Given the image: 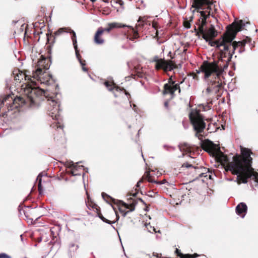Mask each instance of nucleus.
I'll use <instances>...</instances> for the list:
<instances>
[{
	"instance_id": "11",
	"label": "nucleus",
	"mask_w": 258,
	"mask_h": 258,
	"mask_svg": "<svg viewBox=\"0 0 258 258\" xmlns=\"http://www.w3.org/2000/svg\"><path fill=\"white\" fill-rule=\"evenodd\" d=\"M181 167L183 168H185L188 169H190L191 170L196 172V174L192 175L194 180L200 179L203 177H207V176L209 177V179L211 178L212 175L209 173L208 174V173L206 172L207 169L205 168H199L198 167H195L188 162L184 163L182 164Z\"/></svg>"
},
{
	"instance_id": "30",
	"label": "nucleus",
	"mask_w": 258,
	"mask_h": 258,
	"mask_svg": "<svg viewBox=\"0 0 258 258\" xmlns=\"http://www.w3.org/2000/svg\"><path fill=\"white\" fill-rule=\"evenodd\" d=\"M102 197L104 200H105L108 203H113L114 204H116L117 200L112 198L110 196L108 195L105 192H102L101 194Z\"/></svg>"
},
{
	"instance_id": "3",
	"label": "nucleus",
	"mask_w": 258,
	"mask_h": 258,
	"mask_svg": "<svg viewBox=\"0 0 258 258\" xmlns=\"http://www.w3.org/2000/svg\"><path fill=\"white\" fill-rule=\"evenodd\" d=\"M218 62L215 60L213 62L204 61L199 70H197V73H192L190 75L193 79L199 80L198 74L201 72L204 74V79L208 82V85L205 91L207 95L213 92L218 93L223 88L221 76L224 70Z\"/></svg>"
},
{
	"instance_id": "40",
	"label": "nucleus",
	"mask_w": 258,
	"mask_h": 258,
	"mask_svg": "<svg viewBox=\"0 0 258 258\" xmlns=\"http://www.w3.org/2000/svg\"><path fill=\"white\" fill-rule=\"evenodd\" d=\"M124 94H125L126 95L128 96H129V97H131V95H130V93H129L127 91H126V90H124Z\"/></svg>"
},
{
	"instance_id": "15",
	"label": "nucleus",
	"mask_w": 258,
	"mask_h": 258,
	"mask_svg": "<svg viewBox=\"0 0 258 258\" xmlns=\"http://www.w3.org/2000/svg\"><path fill=\"white\" fill-rule=\"evenodd\" d=\"M50 108L48 109L49 115L53 119H57L59 116V104L54 100H47Z\"/></svg>"
},
{
	"instance_id": "19",
	"label": "nucleus",
	"mask_w": 258,
	"mask_h": 258,
	"mask_svg": "<svg viewBox=\"0 0 258 258\" xmlns=\"http://www.w3.org/2000/svg\"><path fill=\"white\" fill-rule=\"evenodd\" d=\"M212 2L211 0H193L192 8H194L197 10L201 9L205 5L208 6L206 10H211V5Z\"/></svg>"
},
{
	"instance_id": "22",
	"label": "nucleus",
	"mask_w": 258,
	"mask_h": 258,
	"mask_svg": "<svg viewBox=\"0 0 258 258\" xmlns=\"http://www.w3.org/2000/svg\"><path fill=\"white\" fill-rule=\"evenodd\" d=\"M247 206L244 203H240L236 207V213L242 217H244L247 212Z\"/></svg>"
},
{
	"instance_id": "33",
	"label": "nucleus",
	"mask_w": 258,
	"mask_h": 258,
	"mask_svg": "<svg viewBox=\"0 0 258 258\" xmlns=\"http://www.w3.org/2000/svg\"><path fill=\"white\" fill-rule=\"evenodd\" d=\"M183 26L184 27H185L186 28H189L190 27V24L189 21H188L187 20H185L183 22Z\"/></svg>"
},
{
	"instance_id": "16",
	"label": "nucleus",
	"mask_w": 258,
	"mask_h": 258,
	"mask_svg": "<svg viewBox=\"0 0 258 258\" xmlns=\"http://www.w3.org/2000/svg\"><path fill=\"white\" fill-rule=\"evenodd\" d=\"M115 204L118 207V210L123 217H125L128 212L135 210V205L134 203L128 205L122 201L117 200Z\"/></svg>"
},
{
	"instance_id": "5",
	"label": "nucleus",
	"mask_w": 258,
	"mask_h": 258,
	"mask_svg": "<svg viewBox=\"0 0 258 258\" xmlns=\"http://www.w3.org/2000/svg\"><path fill=\"white\" fill-rule=\"evenodd\" d=\"M64 32H70L71 34V38L72 39L73 44L74 45V47L75 50V53L76 57L78 60L79 61L82 67V70L84 72H88V69L85 67L86 66V61L85 60L83 59L82 58V56L79 52V50L78 47L77 45V38H76V35L75 32L71 30V29H67L66 28H59L57 31H56L54 33V35H52L51 33H46V36H47V46H46V50L47 51V52L49 54H51V47L52 45L54 42L55 40V37L56 36H58L60 35V34L64 33Z\"/></svg>"
},
{
	"instance_id": "17",
	"label": "nucleus",
	"mask_w": 258,
	"mask_h": 258,
	"mask_svg": "<svg viewBox=\"0 0 258 258\" xmlns=\"http://www.w3.org/2000/svg\"><path fill=\"white\" fill-rule=\"evenodd\" d=\"M89 206L92 207L93 209H94L96 210V212L97 213V216L104 222L111 224L112 223H115L116 221H117L119 218V215H118L117 212L115 210V208L112 206V208L114 211L115 215H116V220L114 221H110L109 220L105 218H104L103 215H102L99 207L96 204L91 203V204H89Z\"/></svg>"
},
{
	"instance_id": "6",
	"label": "nucleus",
	"mask_w": 258,
	"mask_h": 258,
	"mask_svg": "<svg viewBox=\"0 0 258 258\" xmlns=\"http://www.w3.org/2000/svg\"><path fill=\"white\" fill-rule=\"evenodd\" d=\"M247 40L248 42L250 41V39L247 37L242 41L237 42L232 41V42H228V48L226 51H224L225 53L222 54V58H226V60H224L226 61L227 63L231 61L232 56L236 50H237L239 53L243 52L244 51V46L245 43L247 42Z\"/></svg>"
},
{
	"instance_id": "27",
	"label": "nucleus",
	"mask_w": 258,
	"mask_h": 258,
	"mask_svg": "<svg viewBox=\"0 0 258 258\" xmlns=\"http://www.w3.org/2000/svg\"><path fill=\"white\" fill-rule=\"evenodd\" d=\"M126 26H125V27H128V28H130V29L131 30V33H132V35H131V34H130V36L128 35H126V38L127 39H129L131 41H134L136 39H137L138 37H139V34L138 33V31L135 30V29L133 28L132 27L128 26H127V25H126Z\"/></svg>"
},
{
	"instance_id": "45",
	"label": "nucleus",
	"mask_w": 258,
	"mask_h": 258,
	"mask_svg": "<svg viewBox=\"0 0 258 258\" xmlns=\"http://www.w3.org/2000/svg\"><path fill=\"white\" fill-rule=\"evenodd\" d=\"M92 2H95L96 1V0H91Z\"/></svg>"
},
{
	"instance_id": "1",
	"label": "nucleus",
	"mask_w": 258,
	"mask_h": 258,
	"mask_svg": "<svg viewBox=\"0 0 258 258\" xmlns=\"http://www.w3.org/2000/svg\"><path fill=\"white\" fill-rule=\"evenodd\" d=\"M202 148L205 151L213 155L218 162L225 167V170L229 171L233 175H236V181L238 184L246 183L248 179H252L258 183V172L252 167V154L251 150L246 148H241V154H236L230 162L228 156L222 152L220 148L209 140L202 142Z\"/></svg>"
},
{
	"instance_id": "7",
	"label": "nucleus",
	"mask_w": 258,
	"mask_h": 258,
	"mask_svg": "<svg viewBox=\"0 0 258 258\" xmlns=\"http://www.w3.org/2000/svg\"><path fill=\"white\" fill-rule=\"evenodd\" d=\"M189 118L196 132V136L200 140L202 139L203 136L201 134L206 127V123L203 116L199 113L195 114L191 113L189 114Z\"/></svg>"
},
{
	"instance_id": "39",
	"label": "nucleus",
	"mask_w": 258,
	"mask_h": 258,
	"mask_svg": "<svg viewBox=\"0 0 258 258\" xmlns=\"http://www.w3.org/2000/svg\"><path fill=\"white\" fill-rule=\"evenodd\" d=\"M124 90H125V89L124 88H120V87H119V88L118 89V91H121L124 92Z\"/></svg>"
},
{
	"instance_id": "31",
	"label": "nucleus",
	"mask_w": 258,
	"mask_h": 258,
	"mask_svg": "<svg viewBox=\"0 0 258 258\" xmlns=\"http://www.w3.org/2000/svg\"><path fill=\"white\" fill-rule=\"evenodd\" d=\"M37 180L38 181V190L40 192L42 191V186H41V174H39L37 178Z\"/></svg>"
},
{
	"instance_id": "32",
	"label": "nucleus",
	"mask_w": 258,
	"mask_h": 258,
	"mask_svg": "<svg viewBox=\"0 0 258 258\" xmlns=\"http://www.w3.org/2000/svg\"><path fill=\"white\" fill-rule=\"evenodd\" d=\"M172 86H173V88L174 92L175 91H176L177 90H178L179 93L180 92V86H179V84H175V83Z\"/></svg>"
},
{
	"instance_id": "28",
	"label": "nucleus",
	"mask_w": 258,
	"mask_h": 258,
	"mask_svg": "<svg viewBox=\"0 0 258 258\" xmlns=\"http://www.w3.org/2000/svg\"><path fill=\"white\" fill-rule=\"evenodd\" d=\"M174 91L173 88V86L169 84H165L164 85V89L163 93L164 94H170L172 96L174 94Z\"/></svg>"
},
{
	"instance_id": "43",
	"label": "nucleus",
	"mask_w": 258,
	"mask_h": 258,
	"mask_svg": "<svg viewBox=\"0 0 258 258\" xmlns=\"http://www.w3.org/2000/svg\"><path fill=\"white\" fill-rule=\"evenodd\" d=\"M139 200L142 202L143 203L144 205H146L145 203L144 202V201L141 199H140Z\"/></svg>"
},
{
	"instance_id": "25",
	"label": "nucleus",
	"mask_w": 258,
	"mask_h": 258,
	"mask_svg": "<svg viewBox=\"0 0 258 258\" xmlns=\"http://www.w3.org/2000/svg\"><path fill=\"white\" fill-rule=\"evenodd\" d=\"M104 85L108 89L109 91H112L114 89L116 91H118V89L119 88V86L116 85V84L113 81H106L104 82Z\"/></svg>"
},
{
	"instance_id": "38",
	"label": "nucleus",
	"mask_w": 258,
	"mask_h": 258,
	"mask_svg": "<svg viewBox=\"0 0 258 258\" xmlns=\"http://www.w3.org/2000/svg\"><path fill=\"white\" fill-rule=\"evenodd\" d=\"M152 26L153 28L156 29L158 26V23L155 21H153L152 23Z\"/></svg>"
},
{
	"instance_id": "36",
	"label": "nucleus",
	"mask_w": 258,
	"mask_h": 258,
	"mask_svg": "<svg viewBox=\"0 0 258 258\" xmlns=\"http://www.w3.org/2000/svg\"><path fill=\"white\" fill-rule=\"evenodd\" d=\"M0 258H11L10 256L5 253H0Z\"/></svg>"
},
{
	"instance_id": "20",
	"label": "nucleus",
	"mask_w": 258,
	"mask_h": 258,
	"mask_svg": "<svg viewBox=\"0 0 258 258\" xmlns=\"http://www.w3.org/2000/svg\"><path fill=\"white\" fill-rule=\"evenodd\" d=\"M180 150L183 153V154L191 153L194 152L195 147L192 146L186 143L180 144L179 145Z\"/></svg>"
},
{
	"instance_id": "21",
	"label": "nucleus",
	"mask_w": 258,
	"mask_h": 258,
	"mask_svg": "<svg viewBox=\"0 0 258 258\" xmlns=\"http://www.w3.org/2000/svg\"><path fill=\"white\" fill-rule=\"evenodd\" d=\"M131 75L132 78L136 79V77L141 78H143L145 74L142 71V68L140 65H137L134 67V69Z\"/></svg>"
},
{
	"instance_id": "2",
	"label": "nucleus",
	"mask_w": 258,
	"mask_h": 258,
	"mask_svg": "<svg viewBox=\"0 0 258 258\" xmlns=\"http://www.w3.org/2000/svg\"><path fill=\"white\" fill-rule=\"evenodd\" d=\"M45 98L44 91L38 88H32L28 95L24 97H17L14 99L8 95L0 100V117H7L11 111L14 110V112H15L19 107L24 105L30 107L38 106Z\"/></svg>"
},
{
	"instance_id": "42",
	"label": "nucleus",
	"mask_w": 258,
	"mask_h": 258,
	"mask_svg": "<svg viewBox=\"0 0 258 258\" xmlns=\"http://www.w3.org/2000/svg\"><path fill=\"white\" fill-rule=\"evenodd\" d=\"M24 214H25V216H26L27 218H28V217H29V216H28V215H27V211H25L24 210Z\"/></svg>"
},
{
	"instance_id": "8",
	"label": "nucleus",
	"mask_w": 258,
	"mask_h": 258,
	"mask_svg": "<svg viewBox=\"0 0 258 258\" xmlns=\"http://www.w3.org/2000/svg\"><path fill=\"white\" fill-rule=\"evenodd\" d=\"M107 26V27L105 28L100 27L97 29L94 38V41L96 44L100 45L104 42V39L101 37L104 32L109 33L114 29L124 28L126 26V25L118 22L109 23Z\"/></svg>"
},
{
	"instance_id": "44",
	"label": "nucleus",
	"mask_w": 258,
	"mask_h": 258,
	"mask_svg": "<svg viewBox=\"0 0 258 258\" xmlns=\"http://www.w3.org/2000/svg\"><path fill=\"white\" fill-rule=\"evenodd\" d=\"M165 106L166 107H167V106H168V103H167V102H165Z\"/></svg>"
},
{
	"instance_id": "48",
	"label": "nucleus",
	"mask_w": 258,
	"mask_h": 258,
	"mask_svg": "<svg viewBox=\"0 0 258 258\" xmlns=\"http://www.w3.org/2000/svg\"><path fill=\"white\" fill-rule=\"evenodd\" d=\"M212 17H214L213 14L211 15Z\"/></svg>"
},
{
	"instance_id": "26",
	"label": "nucleus",
	"mask_w": 258,
	"mask_h": 258,
	"mask_svg": "<svg viewBox=\"0 0 258 258\" xmlns=\"http://www.w3.org/2000/svg\"><path fill=\"white\" fill-rule=\"evenodd\" d=\"M175 253L177 256L180 257V258H196L199 256L197 253H194L192 254H183L181 252L180 250L177 248L175 250Z\"/></svg>"
},
{
	"instance_id": "35",
	"label": "nucleus",
	"mask_w": 258,
	"mask_h": 258,
	"mask_svg": "<svg viewBox=\"0 0 258 258\" xmlns=\"http://www.w3.org/2000/svg\"><path fill=\"white\" fill-rule=\"evenodd\" d=\"M161 253L158 254L156 253H153L152 257L151 258H161Z\"/></svg>"
},
{
	"instance_id": "18",
	"label": "nucleus",
	"mask_w": 258,
	"mask_h": 258,
	"mask_svg": "<svg viewBox=\"0 0 258 258\" xmlns=\"http://www.w3.org/2000/svg\"><path fill=\"white\" fill-rule=\"evenodd\" d=\"M144 180H147L148 182L151 183H155L159 184L162 183L161 182L157 181L155 177L150 173V171L145 172L142 177L137 182V186L138 187H140V183L143 182Z\"/></svg>"
},
{
	"instance_id": "10",
	"label": "nucleus",
	"mask_w": 258,
	"mask_h": 258,
	"mask_svg": "<svg viewBox=\"0 0 258 258\" xmlns=\"http://www.w3.org/2000/svg\"><path fill=\"white\" fill-rule=\"evenodd\" d=\"M49 67L50 60L41 55V58L37 62V69L35 71H33L32 77L33 79L40 81L42 82L41 76L44 75L43 70H48Z\"/></svg>"
},
{
	"instance_id": "23",
	"label": "nucleus",
	"mask_w": 258,
	"mask_h": 258,
	"mask_svg": "<svg viewBox=\"0 0 258 258\" xmlns=\"http://www.w3.org/2000/svg\"><path fill=\"white\" fill-rule=\"evenodd\" d=\"M69 167L71 168V173L73 175H80L81 173L78 172L79 169H81L83 166H78L77 163L71 162L69 163Z\"/></svg>"
},
{
	"instance_id": "12",
	"label": "nucleus",
	"mask_w": 258,
	"mask_h": 258,
	"mask_svg": "<svg viewBox=\"0 0 258 258\" xmlns=\"http://www.w3.org/2000/svg\"><path fill=\"white\" fill-rule=\"evenodd\" d=\"M210 10L199 11V10H197V12L200 13L201 16L196 23L198 28H196V27L195 28V31L197 33L199 32H203V30L205 28L204 27L207 23V19L211 15Z\"/></svg>"
},
{
	"instance_id": "9",
	"label": "nucleus",
	"mask_w": 258,
	"mask_h": 258,
	"mask_svg": "<svg viewBox=\"0 0 258 258\" xmlns=\"http://www.w3.org/2000/svg\"><path fill=\"white\" fill-rule=\"evenodd\" d=\"M153 61L155 63V69L156 70H162L165 73L177 68V64L172 60H165L164 59L159 58L157 56H155Z\"/></svg>"
},
{
	"instance_id": "46",
	"label": "nucleus",
	"mask_w": 258,
	"mask_h": 258,
	"mask_svg": "<svg viewBox=\"0 0 258 258\" xmlns=\"http://www.w3.org/2000/svg\"><path fill=\"white\" fill-rule=\"evenodd\" d=\"M209 124L208 125V128H207V130H209Z\"/></svg>"
},
{
	"instance_id": "41",
	"label": "nucleus",
	"mask_w": 258,
	"mask_h": 258,
	"mask_svg": "<svg viewBox=\"0 0 258 258\" xmlns=\"http://www.w3.org/2000/svg\"><path fill=\"white\" fill-rule=\"evenodd\" d=\"M189 171H190V172L191 174H192V176L193 175H195V174H196V172H194V171H193L191 170L190 169H189Z\"/></svg>"
},
{
	"instance_id": "29",
	"label": "nucleus",
	"mask_w": 258,
	"mask_h": 258,
	"mask_svg": "<svg viewBox=\"0 0 258 258\" xmlns=\"http://www.w3.org/2000/svg\"><path fill=\"white\" fill-rule=\"evenodd\" d=\"M78 248L79 245L76 241L71 242L68 245V250L71 254L76 252Z\"/></svg>"
},
{
	"instance_id": "24",
	"label": "nucleus",
	"mask_w": 258,
	"mask_h": 258,
	"mask_svg": "<svg viewBox=\"0 0 258 258\" xmlns=\"http://www.w3.org/2000/svg\"><path fill=\"white\" fill-rule=\"evenodd\" d=\"M33 26L35 29V33L37 32L38 34H41L42 32L41 31H39L38 30H41L43 28L45 27V23L44 20L40 22H36L33 24Z\"/></svg>"
},
{
	"instance_id": "4",
	"label": "nucleus",
	"mask_w": 258,
	"mask_h": 258,
	"mask_svg": "<svg viewBox=\"0 0 258 258\" xmlns=\"http://www.w3.org/2000/svg\"><path fill=\"white\" fill-rule=\"evenodd\" d=\"M244 26L245 24L242 20L234 21L231 24L227 26V30L222 38L216 41L210 40L208 41L209 45L211 46H216L220 50V58L219 59L224 60V58H222V54L225 53L224 51H226L228 48V42H232L236 37L237 32L241 31L242 28Z\"/></svg>"
},
{
	"instance_id": "13",
	"label": "nucleus",
	"mask_w": 258,
	"mask_h": 258,
	"mask_svg": "<svg viewBox=\"0 0 258 258\" xmlns=\"http://www.w3.org/2000/svg\"><path fill=\"white\" fill-rule=\"evenodd\" d=\"M30 74V72L29 71H25L23 72L19 69L15 70L13 72L15 81L21 82L24 79L25 81H28V83L35 84V82L32 80V78L33 79L32 75L31 76Z\"/></svg>"
},
{
	"instance_id": "34",
	"label": "nucleus",
	"mask_w": 258,
	"mask_h": 258,
	"mask_svg": "<svg viewBox=\"0 0 258 258\" xmlns=\"http://www.w3.org/2000/svg\"><path fill=\"white\" fill-rule=\"evenodd\" d=\"M55 227H53L50 229L51 234L53 237H56L57 233H55Z\"/></svg>"
},
{
	"instance_id": "14",
	"label": "nucleus",
	"mask_w": 258,
	"mask_h": 258,
	"mask_svg": "<svg viewBox=\"0 0 258 258\" xmlns=\"http://www.w3.org/2000/svg\"><path fill=\"white\" fill-rule=\"evenodd\" d=\"M197 34H201L202 37L206 41L212 40L218 35V31L216 30L214 26L210 25L209 27L205 28L203 32H199Z\"/></svg>"
},
{
	"instance_id": "47",
	"label": "nucleus",
	"mask_w": 258,
	"mask_h": 258,
	"mask_svg": "<svg viewBox=\"0 0 258 258\" xmlns=\"http://www.w3.org/2000/svg\"><path fill=\"white\" fill-rule=\"evenodd\" d=\"M226 67H228L227 63H226Z\"/></svg>"
},
{
	"instance_id": "37",
	"label": "nucleus",
	"mask_w": 258,
	"mask_h": 258,
	"mask_svg": "<svg viewBox=\"0 0 258 258\" xmlns=\"http://www.w3.org/2000/svg\"><path fill=\"white\" fill-rule=\"evenodd\" d=\"M172 76H171L169 79H168V82L167 84H171V85H173L175 84V82L174 81H173L172 80Z\"/></svg>"
}]
</instances>
